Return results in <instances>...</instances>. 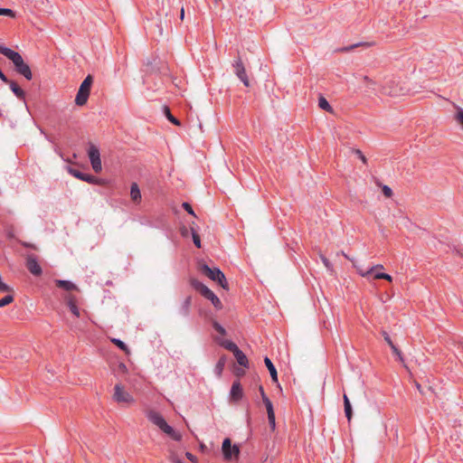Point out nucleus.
<instances>
[{"mask_svg": "<svg viewBox=\"0 0 463 463\" xmlns=\"http://www.w3.org/2000/svg\"><path fill=\"white\" fill-rule=\"evenodd\" d=\"M0 53L5 55L13 62L14 70L18 74L24 76L28 80H32L33 73L31 68L24 61L22 55L19 52L4 45H0Z\"/></svg>", "mask_w": 463, "mask_h": 463, "instance_id": "obj_1", "label": "nucleus"}, {"mask_svg": "<svg viewBox=\"0 0 463 463\" xmlns=\"http://www.w3.org/2000/svg\"><path fill=\"white\" fill-rule=\"evenodd\" d=\"M146 418L153 424L157 426L164 433L169 436L172 439L175 441H180L182 439V435L180 432L176 431L173 427L167 424L163 416L156 411L149 410L146 412Z\"/></svg>", "mask_w": 463, "mask_h": 463, "instance_id": "obj_2", "label": "nucleus"}, {"mask_svg": "<svg viewBox=\"0 0 463 463\" xmlns=\"http://www.w3.org/2000/svg\"><path fill=\"white\" fill-rule=\"evenodd\" d=\"M190 283L191 286L196 291H198L203 298L210 300L215 308L221 309L222 307L220 298L203 282L199 281L198 279H192L190 280Z\"/></svg>", "mask_w": 463, "mask_h": 463, "instance_id": "obj_3", "label": "nucleus"}, {"mask_svg": "<svg viewBox=\"0 0 463 463\" xmlns=\"http://www.w3.org/2000/svg\"><path fill=\"white\" fill-rule=\"evenodd\" d=\"M201 273L208 277L210 279L218 282V284L227 288L228 283L223 272L217 267L211 268L207 264H201L199 267Z\"/></svg>", "mask_w": 463, "mask_h": 463, "instance_id": "obj_4", "label": "nucleus"}, {"mask_svg": "<svg viewBox=\"0 0 463 463\" xmlns=\"http://www.w3.org/2000/svg\"><path fill=\"white\" fill-rule=\"evenodd\" d=\"M93 82V78L91 75H88L83 81L81 82L79 90L77 92L76 98H75V103L78 106H83L87 103L90 93V88Z\"/></svg>", "mask_w": 463, "mask_h": 463, "instance_id": "obj_5", "label": "nucleus"}, {"mask_svg": "<svg viewBox=\"0 0 463 463\" xmlns=\"http://www.w3.org/2000/svg\"><path fill=\"white\" fill-rule=\"evenodd\" d=\"M87 153L93 171L99 173L102 170L99 149L94 144L89 143Z\"/></svg>", "mask_w": 463, "mask_h": 463, "instance_id": "obj_6", "label": "nucleus"}, {"mask_svg": "<svg viewBox=\"0 0 463 463\" xmlns=\"http://www.w3.org/2000/svg\"><path fill=\"white\" fill-rule=\"evenodd\" d=\"M222 450L223 458L226 460H231L232 458H238L240 454V449L237 445H232V441L229 438L224 439L222 441Z\"/></svg>", "mask_w": 463, "mask_h": 463, "instance_id": "obj_7", "label": "nucleus"}, {"mask_svg": "<svg viewBox=\"0 0 463 463\" xmlns=\"http://www.w3.org/2000/svg\"><path fill=\"white\" fill-rule=\"evenodd\" d=\"M113 398L118 403L134 402L133 396L129 392H126L120 384L115 385Z\"/></svg>", "mask_w": 463, "mask_h": 463, "instance_id": "obj_8", "label": "nucleus"}, {"mask_svg": "<svg viewBox=\"0 0 463 463\" xmlns=\"http://www.w3.org/2000/svg\"><path fill=\"white\" fill-rule=\"evenodd\" d=\"M234 73L242 81L244 86H249V79L245 71V67L240 56H238L232 63Z\"/></svg>", "mask_w": 463, "mask_h": 463, "instance_id": "obj_9", "label": "nucleus"}, {"mask_svg": "<svg viewBox=\"0 0 463 463\" xmlns=\"http://www.w3.org/2000/svg\"><path fill=\"white\" fill-rule=\"evenodd\" d=\"M68 172L74 177L78 178L79 180L87 182L89 184H98V178L92 175L85 174L79 169L69 167Z\"/></svg>", "mask_w": 463, "mask_h": 463, "instance_id": "obj_10", "label": "nucleus"}, {"mask_svg": "<svg viewBox=\"0 0 463 463\" xmlns=\"http://www.w3.org/2000/svg\"><path fill=\"white\" fill-rule=\"evenodd\" d=\"M25 266L33 276L38 277L43 273V269L38 263L36 257L33 254L27 256Z\"/></svg>", "mask_w": 463, "mask_h": 463, "instance_id": "obj_11", "label": "nucleus"}, {"mask_svg": "<svg viewBox=\"0 0 463 463\" xmlns=\"http://www.w3.org/2000/svg\"><path fill=\"white\" fill-rule=\"evenodd\" d=\"M192 307V297L187 296L181 303L180 307L177 309V314L184 318H187L191 313Z\"/></svg>", "mask_w": 463, "mask_h": 463, "instance_id": "obj_12", "label": "nucleus"}, {"mask_svg": "<svg viewBox=\"0 0 463 463\" xmlns=\"http://www.w3.org/2000/svg\"><path fill=\"white\" fill-rule=\"evenodd\" d=\"M230 394L231 398L235 402H238L242 398L243 391L239 381L233 382Z\"/></svg>", "mask_w": 463, "mask_h": 463, "instance_id": "obj_13", "label": "nucleus"}, {"mask_svg": "<svg viewBox=\"0 0 463 463\" xmlns=\"http://www.w3.org/2000/svg\"><path fill=\"white\" fill-rule=\"evenodd\" d=\"M5 84H8L13 93L22 100L25 99V92L24 90L14 80H9L8 82H5Z\"/></svg>", "mask_w": 463, "mask_h": 463, "instance_id": "obj_14", "label": "nucleus"}, {"mask_svg": "<svg viewBox=\"0 0 463 463\" xmlns=\"http://www.w3.org/2000/svg\"><path fill=\"white\" fill-rule=\"evenodd\" d=\"M67 306L70 309V311L76 317H80V308L77 306V299L75 296L70 295L67 299Z\"/></svg>", "mask_w": 463, "mask_h": 463, "instance_id": "obj_15", "label": "nucleus"}, {"mask_svg": "<svg viewBox=\"0 0 463 463\" xmlns=\"http://www.w3.org/2000/svg\"><path fill=\"white\" fill-rule=\"evenodd\" d=\"M237 363L243 367H249V361L245 354L238 347L232 352Z\"/></svg>", "mask_w": 463, "mask_h": 463, "instance_id": "obj_16", "label": "nucleus"}, {"mask_svg": "<svg viewBox=\"0 0 463 463\" xmlns=\"http://www.w3.org/2000/svg\"><path fill=\"white\" fill-rule=\"evenodd\" d=\"M215 341L221 345L222 346L223 348H225L226 350L230 351V352H233L235 351L238 346L235 343H233L232 340H228V339H222V338H215Z\"/></svg>", "mask_w": 463, "mask_h": 463, "instance_id": "obj_17", "label": "nucleus"}, {"mask_svg": "<svg viewBox=\"0 0 463 463\" xmlns=\"http://www.w3.org/2000/svg\"><path fill=\"white\" fill-rule=\"evenodd\" d=\"M55 285L66 291H71L77 289V286L70 280L56 279Z\"/></svg>", "mask_w": 463, "mask_h": 463, "instance_id": "obj_18", "label": "nucleus"}, {"mask_svg": "<svg viewBox=\"0 0 463 463\" xmlns=\"http://www.w3.org/2000/svg\"><path fill=\"white\" fill-rule=\"evenodd\" d=\"M264 363L269 372L272 381L277 383L278 382V373H277V369L274 366L273 363L267 356L264 358Z\"/></svg>", "mask_w": 463, "mask_h": 463, "instance_id": "obj_19", "label": "nucleus"}, {"mask_svg": "<svg viewBox=\"0 0 463 463\" xmlns=\"http://www.w3.org/2000/svg\"><path fill=\"white\" fill-rule=\"evenodd\" d=\"M130 196L133 202H139L141 200V193L137 183H132L131 184Z\"/></svg>", "mask_w": 463, "mask_h": 463, "instance_id": "obj_20", "label": "nucleus"}, {"mask_svg": "<svg viewBox=\"0 0 463 463\" xmlns=\"http://www.w3.org/2000/svg\"><path fill=\"white\" fill-rule=\"evenodd\" d=\"M227 362L226 355H222L215 364L214 373L221 376Z\"/></svg>", "mask_w": 463, "mask_h": 463, "instance_id": "obj_21", "label": "nucleus"}, {"mask_svg": "<svg viewBox=\"0 0 463 463\" xmlns=\"http://www.w3.org/2000/svg\"><path fill=\"white\" fill-rule=\"evenodd\" d=\"M344 406H345V416L348 419V420H350L352 418L353 410H352L351 402L346 394L344 395Z\"/></svg>", "mask_w": 463, "mask_h": 463, "instance_id": "obj_22", "label": "nucleus"}, {"mask_svg": "<svg viewBox=\"0 0 463 463\" xmlns=\"http://www.w3.org/2000/svg\"><path fill=\"white\" fill-rule=\"evenodd\" d=\"M318 106L320 109L326 111H332V107L330 106L329 102L326 100V98L322 96L318 99Z\"/></svg>", "mask_w": 463, "mask_h": 463, "instance_id": "obj_23", "label": "nucleus"}, {"mask_svg": "<svg viewBox=\"0 0 463 463\" xmlns=\"http://www.w3.org/2000/svg\"><path fill=\"white\" fill-rule=\"evenodd\" d=\"M164 110H165V117L167 118V119L172 122L173 124L176 125V126H179L180 125V121L175 118L170 112V109L168 107H165L164 108Z\"/></svg>", "mask_w": 463, "mask_h": 463, "instance_id": "obj_24", "label": "nucleus"}, {"mask_svg": "<svg viewBox=\"0 0 463 463\" xmlns=\"http://www.w3.org/2000/svg\"><path fill=\"white\" fill-rule=\"evenodd\" d=\"M373 279H385L390 282L392 280V276L387 273H384V272H375L373 274Z\"/></svg>", "mask_w": 463, "mask_h": 463, "instance_id": "obj_25", "label": "nucleus"}, {"mask_svg": "<svg viewBox=\"0 0 463 463\" xmlns=\"http://www.w3.org/2000/svg\"><path fill=\"white\" fill-rule=\"evenodd\" d=\"M111 342L115 345H117L120 350L125 351V352L128 351V345L123 341H121L120 339L113 338V339H111Z\"/></svg>", "mask_w": 463, "mask_h": 463, "instance_id": "obj_26", "label": "nucleus"}, {"mask_svg": "<svg viewBox=\"0 0 463 463\" xmlns=\"http://www.w3.org/2000/svg\"><path fill=\"white\" fill-rule=\"evenodd\" d=\"M263 403L266 407V410H267V413L269 414V413H275L274 412V409H273V404L271 402V401L269 399L268 396H264V401H263Z\"/></svg>", "mask_w": 463, "mask_h": 463, "instance_id": "obj_27", "label": "nucleus"}, {"mask_svg": "<svg viewBox=\"0 0 463 463\" xmlns=\"http://www.w3.org/2000/svg\"><path fill=\"white\" fill-rule=\"evenodd\" d=\"M356 268V270L357 272L362 276V277H364V278H367L369 279V277L372 275V269L371 268L368 269H364L362 267H359V266H354Z\"/></svg>", "mask_w": 463, "mask_h": 463, "instance_id": "obj_28", "label": "nucleus"}, {"mask_svg": "<svg viewBox=\"0 0 463 463\" xmlns=\"http://www.w3.org/2000/svg\"><path fill=\"white\" fill-rule=\"evenodd\" d=\"M14 301V297L12 295H6L3 298L0 299V307L7 306Z\"/></svg>", "mask_w": 463, "mask_h": 463, "instance_id": "obj_29", "label": "nucleus"}, {"mask_svg": "<svg viewBox=\"0 0 463 463\" xmlns=\"http://www.w3.org/2000/svg\"><path fill=\"white\" fill-rule=\"evenodd\" d=\"M213 327L214 328V330L216 332H218L221 335H226V330L225 328L221 325L219 324L217 321H213Z\"/></svg>", "mask_w": 463, "mask_h": 463, "instance_id": "obj_30", "label": "nucleus"}, {"mask_svg": "<svg viewBox=\"0 0 463 463\" xmlns=\"http://www.w3.org/2000/svg\"><path fill=\"white\" fill-rule=\"evenodd\" d=\"M448 247L453 251L456 252L459 257H463V248L459 245H448Z\"/></svg>", "mask_w": 463, "mask_h": 463, "instance_id": "obj_31", "label": "nucleus"}, {"mask_svg": "<svg viewBox=\"0 0 463 463\" xmlns=\"http://www.w3.org/2000/svg\"><path fill=\"white\" fill-rule=\"evenodd\" d=\"M0 15L15 17V13L12 9H9V8H0Z\"/></svg>", "mask_w": 463, "mask_h": 463, "instance_id": "obj_32", "label": "nucleus"}, {"mask_svg": "<svg viewBox=\"0 0 463 463\" xmlns=\"http://www.w3.org/2000/svg\"><path fill=\"white\" fill-rule=\"evenodd\" d=\"M391 349L392 350V353L397 355L398 359L401 362H403V357L402 352L398 349V347L395 345H392Z\"/></svg>", "mask_w": 463, "mask_h": 463, "instance_id": "obj_33", "label": "nucleus"}, {"mask_svg": "<svg viewBox=\"0 0 463 463\" xmlns=\"http://www.w3.org/2000/svg\"><path fill=\"white\" fill-rule=\"evenodd\" d=\"M193 241L194 243V245L200 249L202 246H201V240H200V236L197 232H193Z\"/></svg>", "mask_w": 463, "mask_h": 463, "instance_id": "obj_34", "label": "nucleus"}, {"mask_svg": "<svg viewBox=\"0 0 463 463\" xmlns=\"http://www.w3.org/2000/svg\"><path fill=\"white\" fill-rule=\"evenodd\" d=\"M320 258H321V260H322L323 264L326 266V268L328 270H332L333 269V265L331 264L329 260L326 257H325L324 255H321Z\"/></svg>", "mask_w": 463, "mask_h": 463, "instance_id": "obj_35", "label": "nucleus"}, {"mask_svg": "<svg viewBox=\"0 0 463 463\" xmlns=\"http://www.w3.org/2000/svg\"><path fill=\"white\" fill-rule=\"evenodd\" d=\"M182 206L189 214L195 216V213L189 203L184 202Z\"/></svg>", "mask_w": 463, "mask_h": 463, "instance_id": "obj_36", "label": "nucleus"}, {"mask_svg": "<svg viewBox=\"0 0 463 463\" xmlns=\"http://www.w3.org/2000/svg\"><path fill=\"white\" fill-rule=\"evenodd\" d=\"M269 424L272 429H275L276 421H275V413L268 414Z\"/></svg>", "mask_w": 463, "mask_h": 463, "instance_id": "obj_37", "label": "nucleus"}, {"mask_svg": "<svg viewBox=\"0 0 463 463\" xmlns=\"http://www.w3.org/2000/svg\"><path fill=\"white\" fill-rule=\"evenodd\" d=\"M382 335H383L385 342L389 345L390 347L392 346V345H394L393 342L392 341L389 334L386 331H383Z\"/></svg>", "mask_w": 463, "mask_h": 463, "instance_id": "obj_38", "label": "nucleus"}, {"mask_svg": "<svg viewBox=\"0 0 463 463\" xmlns=\"http://www.w3.org/2000/svg\"><path fill=\"white\" fill-rule=\"evenodd\" d=\"M383 194L386 196V197H391L392 195V190L388 186V185H384L383 187Z\"/></svg>", "mask_w": 463, "mask_h": 463, "instance_id": "obj_39", "label": "nucleus"}, {"mask_svg": "<svg viewBox=\"0 0 463 463\" xmlns=\"http://www.w3.org/2000/svg\"><path fill=\"white\" fill-rule=\"evenodd\" d=\"M457 119L463 126V109L458 110Z\"/></svg>", "mask_w": 463, "mask_h": 463, "instance_id": "obj_40", "label": "nucleus"}, {"mask_svg": "<svg viewBox=\"0 0 463 463\" xmlns=\"http://www.w3.org/2000/svg\"><path fill=\"white\" fill-rule=\"evenodd\" d=\"M185 457L192 462L195 463L196 462V457L194 455H193L191 452H186L185 453Z\"/></svg>", "mask_w": 463, "mask_h": 463, "instance_id": "obj_41", "label": "nucleus"}, {"mask_svg": "<svg viewBox=\"0 0 463 463\" xmlns=\"http://www.w3.org/2000/svg\"><path fill=\"white\" fill-rule=\"evenodd\" d=\"M0 80L3 82H8L9 81V79L5 76V74L2 71L1 69H0Z\"/></svg>", "mask_w": 463, "mask_h": 463, "instance_id": "obj_42", "label": "nucleus"}, {"mask_svg": "<svg viewBox=\"0 0 463 463\" xmlns=\"http://www.w3.org/2000/svg\"><path fill=\"white\" fill-rule=\"evenodd\" d=\"M172 462L173 463H184V460L181 459L180 458H178L177 456L172 457Z\"/></svg>", "mask_w": 463, "mask_h": 463, "instance_id": "obj_43", "label": "nucleus"}, {"mask_svg": "<svg viewBox=\"0 0 463 463\" xmlns=\"http://www.w3.org/2000/svg\"><path fill=\"white\" fill-rule=\"evenodd\" d=\"M22 245L25 248H29V249H36L35 246L32 243H29V242H22Z\"/></svg>", "mask_w": 463, "mask_h": 463, "instance_id": "obj_44", "label": "nucleus"}, {"mask_svg": "<svg viewBox=\"0 0 463 463\" xmlns=\"http://www.w3.org/2000/svg\"><path fill=\"white\" fill-rule=\"evenodd\" d=\"M383 269V265H381V264H378V265H375V266L371 267L372 273H373L374 270Z\"/></svg>", "mask_w": 463, "mask_h": 463, "instance_id": "obj_45", "label": "nucleus"}, {"mask_svg": "<svg viewBox=\"0 0 463 463\" xmlns=\"http://www.w3.org/2000/svg\"><path fill=\"white\" fill-rule=\"evenodd\" d=\"M356 153L359 155V157L362 159V161H363L364 163H365V162H366V158H365V156L362 154V152H361L360 150H357V151H356Z\"/></svg>", "mask_w": 463, "mask_h": 463, "instance_id": "obj_46", "label": "nucleus"}, {"mask_svg": "<svg viewBox=\"0 0 463 463\" xmlns=\"http://www.w3.org/2000/svg\"><path fill=\"white\" fill-rule=\"evenodd\" d=\"M259 389H260V395H261L262 401H264V396H267L265 392H264V389H263V387L261 385L260 386Z\"/></svg>", "mask_w": 463, "mask_h": 463, "instance_id": "obj_47", "label": "nucleus"}, {"mask_svg": "<svg viewBox=\"0 0 463 463\" xmlns=\"http://www.w3.org/2000/svg\"><path fill=\"white\" fill-rule=\"evenodd\" d=\"M384 93L386 94H389L391 96L392 95H397V93L395 91H392V90H387L386 88H384Z\"/></svg>", "mask_w": 463, "mask_h": 463, "instance_id": "obj_48", "label": "nucleus"}, {"mask_svg": "<svg viewBox=\"0 0 463 463\" xmlns=\"http://www.w3.org/2000/svg\"><path fill=\"white\" fill-rule=\"evenodd\" d=\"M358 45H360V43H357V44L352 45V46H350V47H346V48H345L344 50H345V51H349V50H352V49H354V47H356V46H358Z\"/></svg>", "mask_w": 463, "mask_h": 463, "instance_id": "obj_49", "label": "nucleus"}, {"mask_svg": "<svg viewBox=\"0 0 463 463\" xmlns=\"http://www.w3.org/2000/svg\"><path fill=\"white\" fill-rule=\"evenodd\" d=\"M184 17V8L181 9V12H180V18L183 20Z\"/></svg>", "mask_w": 463, "mask_h": 463, "instance_id": "obj_50", "label": "nucleus"}, {"mask_svg": "<svg viewBox=\"0 0 463 463\" xmlns=\"http://www.w3.org/2000/svg\"><path fill=\"white\" fill-rule=\"evenodd\" d=\"M200 448H201V449H205V445L204 444H201Z\"/></svg>", "mask_w": 463, "mask_h": 463, "instance_id": "obj_51", "label": "nucleus"}]
</instances>
